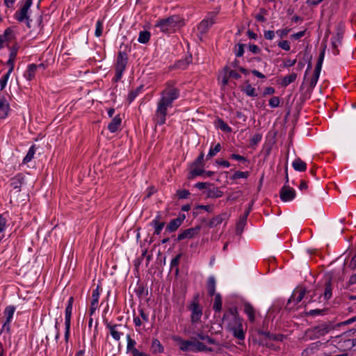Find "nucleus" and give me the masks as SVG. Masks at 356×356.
Segmentation results:
<instances>
[{"label":"nucleus","instance_id":"f257e3e1","mask_svg":"<svg viewBox=\"0 0 356 356\" xmlns=\"http://www.w3.org/2000/svg\"><path fill=\"white\" fill-rule=\"evenodd\" d=\"M179 90L171 83H168L165 89L161 92V97L157 102L153 120L156 125L165 123L169 108L172 107L173 102L179 97Z\"/></svg>","mask_w":356,"mask_h":356},{"label":"nucleus","instance_id":"f03ea898","mask_svg":"<svg viewBox=\"0 0 356 356\" xmlns=\"http://www.w3.org/2000/svg\"><path fill=\"white\" fill-rule=\"evenodd\" d=\"M222 323L227 330L232 332L234 338L239 341H243L245 337V330L243 329V320L239 317L236 307H230L227 309L222 317Z\"/></svg>","mask_w":356,"mask_h":356},{"label":"nucleus","instance_id":"7ed1b4c3","mask_svg":"<svg viewBox=\"0 0 356 356\" xmlns=\"http://www.w3.org/2000/svg\"><path fill=\"white\" fill-rule=\"evenodd\" d=\"M174 340L179 343V349L184 352H212L213 348L207 347L202 342L197 341L195 338L191 340H183L180 337H175Z\"/></svg>","mask_w":356,"mask_h":356},{"label":"nucleus","instance_id":"20e7f679","mask_svg":"<svg viewBox=\"0 0 356 356\" xmlns=\"http://www.w3.org/2000/svg\"><path fill=\"white\" fill-rule=\"evenodd\" d=\"M180 22L179 16L172 15L158 21L155 26L159 28L161 31L165 33H170L175 31L176 28L179 26Z\"/></svg>","mask_w":356,"mask_h":356},{"label":"nucleus","instance_id":"39448f33","mask_svg":"<svg viewBox=\"0 0 356 356\" xmlns=\"http://www.w3.org/2000/svg\"><path fill=\"white\" fill-rule=\"evenodd\" d=\"M199 295L197 294L188 305V310L191 312V322L196 324L200 322L202 316V307L199 303Z\"/></svg>","mask_w":356,"mask_h":356},{"label":"nucleus","instance_id":"423d86ee","mask_svg":"<svg viewBox=\"0 0 356 356\" xmlns=\"http://www.w3.org/2000/svg\"><path fill=\"white\" fill-rule=\"evenodd\" d=\"M128 63V56L127 53L124 51H119L117 57V62L115 65V74L113 79V81L118 82L123 74L124 71Z\"/></svg>","mask_w":356,"mask_h":356},{"label":"nucleus","instance_id":"0eeeda50","mask_svg":"<svg viewBox=\"0 0 356 356\" xmlns=\"http://www.w3.org/2000/svg\"><path fill=\"white\" fill-rule=\"evenodd\" d=\"M220 12L218 8L209 12L206 17L199 24L197 29L201 34L206 33L209 29L216 23V19Z\"/></svg>","mask_w":356,"mask_h":356},{"label":"nucleus","instance_id":"6e6552de","mask_svg":"<svg viewBox=\"0 0 356 356\" xmlns=\"http://www.w3.org/2000/svg\"><path fill=\"white\" fill-rule=\"evenodd\" d=\"M330 341L332 343L334 344L337 348L343 350L350 349L355 346V339H347L345 334L331 337Z\"/></svg>","mask_w":356,"mask_h":356},{"label":"nucleus","instance_id":"1a4fd4ad","mask_svg":"<svg viewBox=\"0 0 356 356\" xmlns=\"http://www.w3.org/2000/svg\"><path fill=\"white\" fill-rule=\"evenodd\" d=\"M9 99L6 94L0 92V120L6 118L11 111Z\"/></svg>","mask_w":356,"mask_h":356},{"label":"nucleus","instance_id":"9d476101","mask_svg":"<svg viewBox=\"0 0 356 356\" xmlns=\"http://www.w3.org/2000/svg\"><path fill=\"white\" fill-rule=\"evenodd\" d=\"M15 39V33L14 30L8 27L3 34H0V50L5 47H8L9 43Z\"/></svg>","mask_w":356,"mask_h":356},{"label":"nucleus","instance_id":"9b49d317","mask_svg":"<svg viewBox=\"0 0 356 356\" xmlns=\"http://www.w3.org/2000/svg\"><path fill=\"white\" fill-rule=\"evenodd\" d=\"M106 328L108 329L110 332V334L115 341H119L123 333L120 331V328L122 327V325L120 324H112L111 322H108L107 320L104 321Z\"/></svg>","mask_w":356,"mask_h":356},{"label":"nucleus","instance_id":"f8f14e48","mask_svg":"<svg viewBox=\"0 0 356 356\" xmlns=\"http://www.w3.org/2000/svg\"><path fill=\"white\" fill-rule=\"evenodd\" d=\"M280 199L283 202H289L296 197V191L289 186L285 184L280 190Z\"/></svg>","mask_w":356,"mask_h":356},{"label":"nucleus","instance_id":"ddd939ff","mask_svg":"<svg viewBox=\"0 0 356 356\" xmlns=\"http://www.w3.org/2000/svg\"><path fill=\"white\" fill-rule=\"evenodd\" d=\"M127 351L131 352L133 356H149L148 354L140 352L138 349L135 348L136 341L131 338L129 334H127Z\"/></svg>","mask_w":356,"mask_h":356},{"label":"nucleus","instance_id":"4468645a","mask_svg":"<svg viewBox=\"0 0 356 356\" xmlns=\"http://www.w3.org/2000/svg\"><path fill=\"white\" fill-rule=\"evenodd\" d=\"M15 312V307L14 306L10 305L6 307L3 312L6 321L2 326L3 330L6 329L8 332L10 330V323L13 318Z\"/></svg>","mask_w":356,"mask_h":356},{"label":"nucleus","instance_id":"2eb2a0df","mask_svg":"<svg viewBox=\"0 0 356 356\" xmlns=\"http://www.w3.org/2000/svg\"><path fill=\"white\" fill-rule=\"evenodd\" d=\"M324 289L323 293L320 296L319 299L323 298L324 300L327 301L332 296V284L331 278H327L324 282Z\"/></svg>","mask_w":356,"mask_h":356},{"label":"nucleus","instance_id":"dca6fc26","mask_svg":"<svg viewBox=\"0 0 356 356\" xmlns=\"http://www.w3.org/2000/svg\"><path fill=\"white\" fill-rule=\"evenodd\" d=\"M200 229V227H195L185 229L177 236V240L179 241L186 238H192L199 233Z\"/></svg>","mask_w":356,"mask_h":356},{"label":"nucleus","instance_id":"f3484780","mask_svg":"<svg viewBox=\"0 0 356 356\" xmlns=\"http://www.w3.org/2000/svg\"><path fill=\"white\" fill-rule=\"evenodd\" d=\"M42 68L44 69V65L41 63L40 65L31 64L28 66L27 70L24 72V77L29 80L31 81L35 78V72L38 69Z\"/></svg>","mask_w":356,"mask_h":356},{"label":"nucleus","instance_id":"a211bd4d","mask_svg":"<svg viewBox=\"0 0 356 356\" xmlns=\"http://www.w3.org/2000/svg\"><path fill=\"white\" fill-rule=\"evenodd\" d=\"M29 3H24L22 8L17 11L16 16L17 19L19 22H23L24 19H26V24L29 27H30V20L28 16V10L30 8V6L28 5Z\"/></svg>","mask_w":356,"mask_h":356},{"label":"nucleus","instance_id":"6ab92c4d","mask_svg":"<svg viewBox=\"0 0 356 356\" xmlns=\"http://www.w3.org/2000/svg\"><path fill=\"white\" fill-rule=\"evenodd\" d=\"M161 215L160 213H159L151 222V225L154 228V234L156 235H159L165 226V222H161Z\"/></svg>","mask_w":356,"mask_h":356},{"label":"nucleus","instance_id":"aec40b11","mask_svg":"<svg viewBox=\"0 0 356 356\" xmlns=\"http://www.w3.org/2000/svg\"><path fill=\"white\" fill-rule=\"evenodd\" d=\"M23 181L24 176L21 173H19L10 179V186L13 190H16V192H19Z\"/></svg>","mask_w":356,"mask_h":356},{"label":"nucleus","instance_id":"412c9836","mask_svg":"<svg viewBox=\"0 0 356 356\" xmlns=\"http://www.w3.org/2000/svg\"><path fill=\"white\" fill-rule=\"evenodd\" d=\"M305 293L306 289L304 288L296 289L289 298L288 303H290L291 302H295L296 304L300 302L305 297Z\"/></svg>","mask_w":356,"mask_h":356},{"label":"nucleus","instance_id":"4be33fe9","mask_svg":"<svg viewBox=\"0 0 356 356\" xmlns=\"http://www.w3.org/2000/svg\"><path fill=\"white\" fill-rule=\"evenodd\" d=\"M184 218L185 216L183 215L182 218L179 217L170 220L166 226L165 231L169 232H173L176 231L181 226Z\"/></svg>","mask_w":356,"mask_h":356},{"label":"nucleus","instance_id":"5701e85b","mask_svg":"<svg viewBox=\"0 0 356 356\" xmlns=\"http://www.w3.org/2000/svg\"><path fill=\"white\" fill-rule=\"evenodd\" d=\"M343 35L340 33H337L334 37L332 38V47L333 54L335 55L339 54V51L338 47L341 45L342 42Z\"/></svg>","mask_w":356,"mask_h":356},{"label":"nucleus","instance_id":"b1692460","mask_svg":"<svg viewBox=\"0 0 356 356\" xmlns=\"http://www.w3.org/2000/svg\"><path fill=\"white\" fill-rule=\"evenodd\" d=\"M73 297H70L65 312V324H71V316L72 312Z\"/></svg>","mask_w":356,"mask_h":356},{"label":"nucleus","instance_id":"393cba45","mask_svg":"<svg viewBox=\"0 0 356 356\" xmlns=\"http://www.w3.org/2000/svg\"><path fill=\"white\" fill-rule=\"evenodd\" d=\"M241 90L248 97H255L258 96L256 89L248 81H246L245 86L241 87Z\"/></svg>","mask_w":356,"mask_h":356},{"label":"nucleus","instance_id":"a878e982","mask_svg":"<svg viewBox=\"0 0 356 356\" xmlns=\"http://www.w3.org/2000/svg\"><path fill=\"white\" fill-rule=\"evenodd\" d=\"M122 119L120 115H115L108 125V129L111 133H115L121 124Z\"/></svg>","mask_w":356,"mask_h":356},{"label":"nucleus","instance_id":"bb28decb","mask_svg":"<svg viewBox=\"0 0 356 356\" xmlns=\"http://www.w3.org/2000/svg\"><path fill=\"white\" fill-rule=\"evenodd\" d=\"M227 218V216L225 213H220L212 219L210 220L209 222V225L210 227H216L220 224H221L224 220H225Z\"/></svg>","mask_w":356,"mask_h":356},{"label":"nucleus","instance_id":"cd10ccee","mask_svg":"<svg viewBox=\"0 0 356 356\" xmlns=\"http://www.w3.org/2000/svg\"><path fill=\"white\" fill-rule=\"evenodd\" d=\"M293 169L296 171L304 172L307 169V163L300 158H296L292 163Z\"/></svg>","mask_w":356,"mask_h":356},{"label":"nucleus","instance_id":"c85d7f7f","mask_svg":"<svg viewBox=\"0 0 356 356\" xmlns=\"http://www.w3.org/2000/svg\"><path fill=\"white\" fill-rule=\"evenodd\" d=\"M331 329L332 326L327 324H322L315 327L316 333L318 337H321L327 334Z\"/></svg>","mask_w":356,"mask_h":356},{"label":"nucleus","instance_id":"c756f323","mask_svg":"<svg viewBox=\"0 0 356 356\" xmlns=\"http://www.w3.org/2000/svg\"><path fill=\"white\" fill-rule=\"evenodd\" d=\"M151 350L153 353H161L163 352V347L157 339H154L152 341Z\"/></svg>","mask_w":356,"mask_h":356},{"label":"nucleus","instance_id":"7c9ffc66","mask_svg":"<svg viewBox=\"0 0 356 356\" xmlns=\"http://www.w3.org/2000/svg\"><path fill=\"white\" fill-rule=\"evenodd\" d=\"M244 312L248 317L250 321L253 322L254 321V309L249 304L245 303L244 305Z\"/></svg>","mask_w":356,"mask_h":356},{"label":"nucleus","instance_id":"2f4dec72","mask_svg":"<svg viewBox=\"0 0 356 356\" xmlns=\"http://www.w3.org/2000/svg\"><path fill=\"white\" fill-rule=\"evenodd\" d=\"M208 293L210 296H216V280L213 277H210L207 282Z\"/></svg>","mask_w":356,"mask_h":356},{"label":"nucleus","instance_id":"473e14b6","mask_svg":"<svg viewBox=\"0 0 356 356\" xmlns=\"http://www.w3.org/2000/svg\"><path fill=\"white\" fill-rule=\"evenodd\" d=\"M297 78V74L296 73H291L288 76H286L283 78L282 81V86H287L290 83L294 82Z\"/></svg>","mask_w":356,"mask_h":356},{"label":"nucleus","instance_id":"72a5a7b5","mask_svg":"<svg viewBox=\"0 0 356 356\" xmlns=\"http://www.w3.org/2000/svg\"><path fill=\"white\" fill-rule=\"evenodd\" d=\"M213 309L216 312H220L222 309V298L220 293H216L213 302Z\"/></svg>","mask_w":356,"mask_h":356},{"label":"nucleus","instance_id":"f704fd0d","mask_svg":"<svg viewBox=\"0 0 356 356\" xmlns=\"http://www.w3.org/2000/svg\"><path fill=\"white\" fill-rule=\"evenodd\" d=\"M150 38V33L147 31H143L139 33L138 41L140 43L145 44L149 42Z\"/></svg>","mask_w":356,"mask_h":356},{"label":"nucleus","instance_id":"c9c22d12","mask_svg":"<svg viewBox=\"0 0 356 356\" xmlns=\"http://www.w3.org/2000/svg\"><path fill=\"white\" fill-rule=\"evenodd\" d=\"M320 73L321 72L316 71L314 70V74H312V77L309 79V86L311 89H313L316 86L319 79Z\"/></svg>","mask_w":356,"mask_h":356},{"label":"nucleus","instance_id":"e433bc0d","mask_svg":"<svg viewBox=\"0 0 356 356\" xmlns=\"http://www.w3.org/2000/svg\"><path fill=\"white\" fill-rule=\"evenodd\" d=\"M35 153V145H32L29 148L26 155L24 158L23 163H27L30 162L32 160V159L33 158Z\"/></svg>","mask_w":356,"mask_h":356},{"label":"nucleus","instance_id":"4c0bfd02","mask_svg":"<svg viewBox=\"0 0 356 356\" xmlns=\"http://www.w3.org/2000/svg\"><path fill=\"white\" fill-rule=\"evenodd\" d=\"M250 175L249 172H242V171H236L234 175L232 176L231 179L233 180L237 179H247Z\"/></svg>","mask_w":356,"mask_h":356},{"label":"nucleus","instance_id":"58836bf2","mask_svg":"<svg viewBox=\"0 0 356 356\" xmlns=\"http://www.w3.org/2000/svg\"><path fill=\"white\" fill-rule=\"evenodd\" d=\"M204 173V170L202 169V167L200 166H195L193 169L191 171V175L190 178H194L197 176L203 175Z\"/></svg>","mask_w":356,"mask_h":356},{"label":"nucleus","instance_id":"ea45409f","mask_svg":"<svg viewBox=\"0 0 356 356\" xmlns=\"http://www.w3.org/2000/svg\"><path fill=\"white\" fill-rule=\"evenodd\" d=\"M142 89V86H140L137 88L136 90L131 91L127 97V100L129 101V103H131L135 98L138 95V94L140 92V90Z\"/></svg>","mask_w":356,"mask_h":356},{"label":"nucleus","instance_id":"a19ab883","mask_svg":"<svg viewBox=\"0 0 356 356\" xmlns=\"http://www.w3.org/2000/svg\"><path fill=\"white\" fill-rule=\"evenodd\" d=\"M221 149V146H220V143H218L217 145H216V146L212 148L211 147L209 151V153L207 156V159H209L213 156H214L215 155H216L217 153H218Z\"/></svg>","mask_w":356,"mask_h":356},{"label":"nucleus","instance_id":"79ce46f5","mask_svg":"<svg viewBox=\"0 0 356 356\" xmlns=\"http://www.w3.org/2000/svg\"><path fill=\"white\" fill-rule=\"evenodd\" d=\"M217 123L218 127L222 131L227 133L232 131L231 127H229L228 124L226 122H225L222 120L218 119Z\"/></svg>","mask_w":356,"mask_h":356},{"label":"nucleus","instance_id":"37998d69","mask_svg":"<svg viewBox=\"0 0 356 356\" xmlns=\"http://www.w3.org/2000/svg\"><path fill=\"white\" fill-rule=\"evenodd\" d=\"M222 192L216 187H213L212 189H210L208 193V196L209 197H222Z\"/></svg>","mask_w":356,"mask_h":356},{"label":"nucleus","instance_id":"c03bdc74","mask_svg":"<svg viewBox=\"0 0 356 356\" xmlns=\"http://www.w3.org/2000/svg\"><path fill=\"white\" fill-rule=\"evenodd\" d=\"M265 335L269 340L282 341L284 339V336L282 334H270L269 332H266Z\"/></svg>","mask_w":356,"mask_h":356},{"label":"nucleus","instance_id":"a18cd8bd","mask_svg":"<svg viewBox=\"0 0 356 356\" xmlns=\"http://www.w3.org/2000/svg\"><path fill=\"white\" fill-rule=\"evenodd\" d=\"M103 31V22L102 20H98L96 23L95 26V35L96 37H100L102 35Z\"/></svg>","mask_w":356,"mask_h":356},{"label":"nucleus","instance_id":"49530a36","mask_svg":"<svg viewBox=\"0 0 356 356\" xmlns=\"http://www.w3.org/2000/svg\"><path fill=\"white\" fill-rule=\"evenodd\" d=\"M99 295V286H97V288L92 291L91 303L98 304Z\"/></svg>","mask_w":356,"mask_h":356},{"label":"nucleus","instance_id":"de8ad7c7","mask_svg":"<svg viewBox=\"0 0 356 356\" xmlns=\"http://www.w3.org/2000/svg\"><path fill=\"white\" fill-rule=\"evenodd\" d=\"M197 337L204 341H207L210 344H214L216 343L215 340L210 337L209 335L204 334L202 332L197 333Z\"/></svg>","mask_w":356,"mask_h":356},{"label":"nucleus","instance_id":"09e8293b","mask_svg":"<svg viewBox=\"0 0 356 356\" xmlns=\"http://www.w3.org/2000/svg\"><path fill=\"white\" fill-rule=\"evenodd\" d=\"M246 222V216H243L236 225V232L237 234H241L243 231V228Z\"/></svg>","mask_w":356,"mask_h":356},{"label":"nucleus","instance_id":"8fccbe9b","mask_svg":"<svg viewBox=\"0 0 356 356\" xmlns=\"http://www.w3.org/2000/svg\"><path fill=\"white\" fill-rule=\"evenodd\" d=\"M10 74H8V72H7L6 74H5L1 78V79H0L1 90H3L6 88L7 82H8V81L9 79V77H10Z\"/></svg>","mask_w":356,"mask_h":356},{"label":"nucleus","instance_id":"3c124183","mask_svg":"<svg viewBox=\"0 0 356 356\" xmlns=\"http://www.w3.org/2000/svg\"><path fill=\"white\" fill-rule=\"evenodd\" d=\"M319 346V342L312 343L309 345V346L305 350V353H314L316 350H318Z\"/></svg>","mask_w":356,"mask_h":356},{"label":"nucleus","instance_id":"603ef678","mask_svg":"<svg viewBox=\"0 0 356 356\" xmlns=\"http://www.w3.org/2000/svg\"><path fill=\"white\" fill-rule=\"evenodd\" d=\"M7 225V219L4 214H0V233L5 231Z\"/></svg>","mask_w":356,"mask_h":356},{"label":"nucleus","instance_id":"864d4df0","mask_svg":"<svg viewBox=\"0 0 356 356\" xmlns=\"http://www.w3.org/2000/svg\"><path fill=\"white\" fill-rule=\"evenodd\" d=\"M204 153L201 152L200 154V155L198 156V157L197 158V159L195 160V161L194 162L193 165L203 167L204 165Z\"/></svg>","mask_w":356,"mask_h":356},{"label":"nucleus","instance_id":"5fc2aeb1","mask_svg":"<svg viewBox=\"0 0 356 356\" xmlns=\"http://www.w3.org/2000/svg\"><path fill=\"white\" fill-rule=\"evenodd\" d=\"M177 194L179 199H186L188 197L190 192L188 190L182 189L178 190L177 191Z\"/></svg>","mask_w":356,"mask_h":356},{"label":"nucleus","instance_id":"6e6d98bb","mask_svg":"<svg viewBox=\"0 0 356 356\" xmlns=\"http://www.w3.org/2000/svg\"><path fill=\"white\" fill-rule=\"evenodd\" d=\"M277 46L285 51H289L291 48L289 42L287 40L280 41L277 43Z\"/></svg>","mask_w":356,"mask_h":356},{"label":"nucleus","instance_id":"4d7b16f0","mask_svg":"<svg viewBox=\"0 0 356 356\" xmlns=\"http://www.w3.org/2000/svg\"><path fill=\"white\" fill-rule=\"evenodd\" d=\"M280 103V101L278 97H273L269 100V106L272 108H276L279 106Z\"/></svg>","mask_w":356,"mask_h":356},{"label":"nucleus","instance_id":"13d9d810","mask_svg":"<svg viewBox=\"0 0 356 356\" xmlns=\"http://www.w3.org/2000/svg\"><path fill=\"white\" fill-rule=\"evenodd\" d=\"M325 313V309H312L309 312H308V314L309 316H318V315H323Z\"/></svg>","mask_w":356,"mask_h":356},{"label":"nucleus","instance_id":"bf43d9fd","mask_svg":"<svg viewBox=\"0 0 356 356\" xmlns=\"http://www.w3.org/2000/svg\"><path fill=\"white\" fill-rule=\"evenodd\" d=\"M261 135L259 134H257L252 136V138L250 140V145H257L259 142L261 140Z\"/></svg>","mask_w":356,"mask_h":356},{"label":"nucleus","instance_id":"052dcab7","mask_svg":"<svg viewBox=\"0 0 356 356\" xmlns=\"http://www.w3.org/2000/svg\"><path fill=\"white\" fill-rule=\"evenodd\" d=\"M17 51H18V47L17 45L13 46L10 48L9 58L15 60L17 54Z\"/></svg>","mask_w":356,"mask_h":356},{"label":"nucleus","instance_id":"680f3d73","mask_svg":"<svg viewBox=\"0 0 356 356\" xmlns=\"http://www.w3.org/2000/svg\"><path fill=\"white\" fill-rule=\"evenodd\" d=\"M244 54V44H238V49L236 50L235 55L236 57H241Z\"/></svg>","mask_w":356,"mask_h":356},{"label":"nucleus","instance_id":"e2e57ef3","mask_svg":"<svg viewBox=\"0 0 356 356\" xmlns=\"http://www.w3.org/2000/svg\"><path fill=\"white\" fill-rule=\"evenodd\" d=\"M264 38L266 40H271L275 38V32L273 31H264Z\"/></svg>","mask_w":356,"mask_h":356},{"label":"nucleus","instance_id":"0e129e2a","mask_svg":"<svg viewBox=\"0 0 356 356\" xmlns=\"http://www.w3.org/2000/svg\"><path fill=\"white\" fill-rule=\"evenodd\" d=\"M290 31L289 29H279L276 31V33L277 35H279L281 38L286 36Z\"/></svg>","mask_w":356,"mask_h":356},{"label":"nucleus","instance_id":"69168bd1","mask_svg":"<svg viewBox=\"0 0 356 356\" xmlns=\"http://www.w3.org/2000/svg\"><path fill=\"white\" fill-rule=\"evenodd\" d=\"M324 0H307L306 3L310 7H314L320 4Z\"/></svg>","mask_w":356,"mask_h":356},{"label":"nucleus","instance_id":"338daca9","mask_svg":"<svg viewBox=\"0 0 356 356\" xmlns=\"http://www.w3.org/2000/svg\"><path fill=\"white\" fill-rule=\"evenodd\" d=\"M197 209H204L207 212L211 213L213 209V207L212 205H198L196 207Z\"/></svg>","mask_w":356,"mask_h":356},{"label":"nucleus","instance_id":"774afa93","mask_svg":"<svg viewBox=\"0 0 356 356\" xmlns=\"http://www.w3.org/2000/svg\"><path fill=\"white\" fill-rule=\"evenodd\" d=\"M305 35V31H301L291 35V38L293 40H299Z\"/></svg>","mask_w":356,"mask_h":356}]
</instances>
